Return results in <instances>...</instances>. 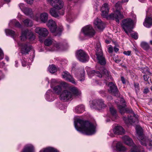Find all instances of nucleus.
Segmentation results:
<instances>
[{
  "label": "nucleus",
  "instance_id": "16",
  "mask_svg": "<svg viewBox=\"0 0 152 152\" xmlns=\"http://www.w3.org/2000/svg\"><path fill=\"white\" fill-rule=\"evenodd\" d=\"M35 31L40 36L43 37H46L48 34L49 32L45 28L37 27L35 28Z\"/></svg>",
  "mask_w": 152,
  "mask_h": 152
},
{
  "label": "nucleus",
  "instance_id": "22",
  "mask_svg": "<svg viewBox=\"0 0 152 152\" xmlns=\"http://www.w3.org/2000/svg\"><path fill=\"white\" fill-rule=\"evenodd\" d=\"M21 152H34V148L31 144H27L24 147Z\"/></svg>",
  "mask_w": 152,
  "mask_h": 152
},
{
  "label": "nucleus",
  "instance_id": "45",
  "mask_svg": "<svg viewBox=\"0 0 152 152\" xmlns=\"http://www.w3.org/2000/svg\"><path fill=\"white\" fill-rule=\"evenodd\" d=\"M57 82L55 79H52L51 80V87L52 88V86L57 84Z\"/></svg>",
  "mask_w": 152,
  "mask_h": 152
},
{
  "label": "nucleus",
  "instance_id": "44",
  "mask_svg": "<svg viewBox=\"0 0 152 152\" xmlns=\"http://www.w3.org/2000/svg\"><path fill=\"white\" fill-rule=\"evenodd\" d=\"M102 72L103 74L105 75L106 76L108 77L109 76V72H108L107 69L104 68V67H103L102 69Z\"/></svg>",
  "mask_w": 152,
  "mask_h": 152
},
{
  "label": "nucleus",
  "instance_id": "32",
  "mask_svg": "<svg viewBox=\"0 0 152 152\" xmlns=\"http://www.w3.org/2000/svg\"><path fill=\"white\" fill-rule=\"evenodd\" d=\"M39 152H58L56 149L49 147L41 150Z\"/></svg>",
  "mask_w": 152,
  "mask_h": 152
},
{
  "label": "nucleus",
  "instance_id": "56",
  "mask_svg": "<svg viewBox=\"0 0 152 152\" xmlns=\"http://www.w3.org/2000/svg\"><path fill=\"white\" fill-rule=\"evenodd\" d=\"M121 80L122 81V82L124 84H125L126 82H125V79L124 78V77H121Z\"/></svg>",
  "mask_w": 152,
  "mask_h": 152
},
{
  "label": "nucleus",
  "instance_id": "11",
  "mask_svg": "<svg viewBox=\"0 0 152 152\" xmlns=\"http://www.w3.org/2000/svg\"><path fill=\"white\" fill-rule=\"evenodd\" d=\"M97 45H97V47L96 48L97 58L99 63L102 65H104L106 64V60L104 57L103 56L100 44L98 43Z\"/></svg>",
  "mask_w": 152,
  "mask_h": 152
},
{
  "label": "nucleus",
  "instance_id": "62",
  "mask_svg": "<svg viewBox=\"0 0 152 152\" xmlns=\"http://www.w3.org/2000/svg\"><path fill=\"white\" fill-rule=\"evenodd\" d=\"M129 0H122L121 2L124 3V2H128Z\"/></svg>",
  "mask_w": 152,
  "mask_h": 152
},
{
  "label": "nucleus",
  "instance_id": "48",
  "mask_svg": "<svg viewBox=\"0 0 152 152\" xmlns=\"http://www.w3.org/2000/svg\"><path fill=\"white\" fill-rule=\"evenodd\" d=\"M4 53L2 50L0 48V60L3 58Z\"/></svg>",
  "mask_w": 152,
  "mask_h": 152
},
{
  "label": "nucleus",
  "instance_id": "50",
  "mask_svg": "<svg viewBox=\"0 0 152 152\" xmlns=\"http://www.w3.org/2000/svg\"><path fill=\"white\" fill-rule=\"evenodd\" d=\"M151 13V16L152 15V7H150L148 10V11L147 12V15L149 16V15L148 14L149 13Z\"/></svg>",
  "mask_w": 152,
  "mask_h": 152
},
{
  "label": "nucleus",
  "instance_id": "13",
  "mask_svg": "<svg viewBox=\"0 0 152 152\" xmlns=\"http://www.w3.org/2000/svg\"><path fill=\"white\" fill-rule=\"evenodd\" d=\"M48 2L55 8L59 10L62 9L64 3L61 0H47Z\"/></svg>",
  "mask_w": 152,
  "mask_h": 152
},
{
  "label": "nucleus",
  "instance_id": "20",
  "mask_svg": "<svg viewBox=\"0 0 152 152\" xmlns=\"http://www.w3.org/2000/svg\"><path fill=\"white\" fill-rule=\"evenodd\" d=\"M94 25L95 28L99 30H102L104 28L103 24L100 19L97 18L94 21Z\"/></svg>",
  "mask_w": 152,
  "mask_h": 152
},
{
  "label": "nucleus",
  "instance_id": "60",
  "mask_svg": "<svg viewBox=\"0 0 152 152\" xmlns=\"http://www.w3.org/2000/svg\"><path fill=\"white\" fill-rule=\"evenodd\" d=\"M119 50L118 48H116V47H114V50L115 52H117Z\"/></svg>",
  "mask_w": 152,
  "mask_h": 152
},
{
  "label": "nucleus",
  "instance_id": "57",
  "mask_svg": "<svg viewBox=\"0 0 152 152\" xmlns=\"http://www.w3.org/2000/svg\"><path fill=\"white\" fill-rule=\"evenodd\" d=\"M120 102L121 103V104L124 103L125 102L123 98H120Z\"/></svg>",
  "mask_w": 152,
  "mask_h": 152
},
{
  "label": "nucleus",
  "instance_id": "54",
  "mask_svg": "<svg viewBox=\"0 0 152 152\" xmlns=\"http://www.w3.org/2000/svg\"><path fill=\"white\" fill-rule=\"evenodd\" d=\"M99 93L100 94H102V96L103 97L105 96V92L104 91L101 90L99 91Z\"/></svg>",
  "mask_w": 152,
  "mask_h": 152
},
{
  "label": "nucleus",
  "instance_id": "49",
  "mask_svg": "<svg viewBox=\"0 0 152 152\" xmlns=\"http://www.w3.org/2000/svg\"><path fill=\"white\" fill-rule=\"evenodd\" d=\"M108 134L111 137H113L114 136V134H115L113 131H109L108 133Z\"/></svg>",
  "mask_w": 152,
  "mask_h": 152
},
{
  "label": "nucleus",
  "instance_id": "3",
  "mask_svg": "<svg viewBox=\"0 0 152 152\" xmlns=\"http://www.w3.org/2000/svg\"><path fill=\"white\" fill-rule=\"evenodd\" d=\"M126 105L124 104L123 105H118V107L119 110L121 114H124L125 112H130L131 113V115L128 117V119H127L126 117H124L123 119L125 123L126 124H128V121L129 123L132 124V123H134L138 120V118L134 113L133 112L132 110L131 109L128 110L127 108H126Z\"/></svg>",
  "mask_w": 152,
  "mask_h": 152
},
{
  "label": "nucleus",
  "instance_id": "12",
  "mask_svg": "<svg viewBox=\"0 0 152 152\" xmlns=\"http://www.w3.org/2000/svg\"><path fill=\"white\" fill-rule=\"evenodd\" d=\"M76 57L79 61L83 62L87 61L89 59L88 56L84 51L81 50L77 52Z\"/></svg>",
  "mask_w": 152,
  "mask_h": 152
},
{
  "label": "nucleus",
  "instance_id": "17",
  "mask_svg": "<svg viewBox=\"0 0 152 152\" xmlns=\"http://www.w3.org/2000/svg\"><path fill=\"white\" fill-rule=\"evenodd\" d=\"M18 45L20 46L21 48V53L23 54H26L32 49L31 46L29 44L23 43L21 44L18 43Z\"/></svg>",
  "mask_w": 152,
  "mask_h": 152
},
{
  "label": "nucleus",
  "instance_id": "33",
  "mask_svg": "<svg viewBox=\"0 0 152 152\" xmlns=\"http://www.w3.org/2000/svg\"><path fill=\"white\" fill-rule=\"evenodd\" d=\"M89 75L92 76L95 75L99 78L102 77V75L99 71H96L95 70H92L90 71L88 73Z\"/></svg>",
  "mask_w": 152,
  "mask_h": 152
},
{
  "label": "nucleus",
  "instance_id": "29",
  "mask_svg": "<svg viewBox=\"0 0 152 152\" xmlns=\"http://www.w3.org/2000/svg\"><path fill=\"white\" fill-rule=\"evenodd\" d=\"M84 110V107L83 104L79 105L76 106L75 110V112L78 113L83 112Z\"/></svg>",
  "mask_w": 152,
  "mask_h": 152
},
{
  "label": "nucleus",
  "instance_id": "47",
  "mask_svg": "<svg viewBox=\"0 0 152 152\" xmlns=\"http://www.w3.org/2000/svg\"><path fill=\"white\" fill-rule=\"evenodd\" d=\"M131 51L130 50H128L127 51H124L123 52V53L124 54L128 56H130L131 54Z\"/></svg>",
  "mask_w": 152,
  "mask_h": 152
},
{
  "label": "nucleus",
  "instance_id": "46",
  "mask_svg": "<svg viewBox=\"0 0 152 152\" xmlns=\"http://www.w3.org/2000/svg\"><path fill=\"white\" fill-rule=\"evenodd\" d=\"M132 37L135 39H137L138 38L137 34L136 32L132 33L131 34Z\"/></svg>",
  "mask_w": 152,
  "mask_h": 152
},
{
  "label": "nucleus",
  "instance_id": "15",
  "mask_svg": "<svg viewBox=\"0 0 152 152\" xmlns=\"http://www.w3.org/2000/svg\"><path fill=\"white\" fill-rule=\"evenodd\" d=\"M109 5L107 3L103 4L101 8V10L102 11V15L104 18H110L109 16L108 15L109 10Z\"/></svg>",
  "mask_w": 152,
  "mask_h": 152
},
{
  "label": "nucleus",
  "instance_id": "1",
  "mask_svg": "<svg viewBox=\"0 0 152 152\" xmlns=\"http://www.w3.org/2000/svg\"><path fill=\"white\" fill-rule=\"evenodd\" d=\"M74 126L77 131L85 134L92 135L95 132V127L92 124L79 118L74 121Z\"/></svg>",
  "mask_w": 152,
  "mask_h": 152
},
{
  "label": "nucleus",
  "instance_id": "2",
  "mask_svg": "<svg viewBox=\"0 0 152 152\" xmlns=\"http://www.w3.org/2000/svg\"><path fill=\"white\" fill-rule=\"evenodd\" d=\"M80 92L75 87H70L69 90H64L61 94L60 98L61 100L67 101L72 100L74 98L80 95Z\"/></svg>",
  "mask_w": 152,
  "mask_h": 152
},
{
  "label": "nucleus",
  "instance_id": "31",
  "mask_svg": "<svg viewBox=\"0 0 152 152\" xmlns=\"http://www.w3.org/2000/svg\"><path fill=\"white\" fill-rule=\"evenodd\" d=\"M5 32L7 35L11 36L14 39H15V37L17 36L15 32L11 30L7 29L5 30Z\"/></svg>",
  "mask_w": 152,
  "mask_h": 152
},
{
  "label": "nucleus",
  "instance_id": "24",
  "mask_svg": "<svg viewBox=\"0 0 152 152\" xmlns=\"http://www.w3.org/2000/svg\"><path fill=\"white\" fill-rule=\"evenodd\" d=\"M131 146L132 147L131 148V152H142L144 151L143 148L140 145L137 146L134 144Z\"/></svg>",
  "mask_w": 152,
  "mask_h": 152
},
{
  "label": "nucleus",
  "instance_id": "36",
  "mask_svg": "<svg viewBox=\"0 0 152 152\" xmlns=\"http://www.w3.org/2000/svg\"><path fill=\"white\" fill-rule=\"evenodd\" d=\"M53 42V40L50 37H48L44 42V44L47 46L50 45Z\"/></svg>",
  "mask_w": 152,
  "mask_h": 152
},
{
  "label": "nucleus",
  "instance_id": "14",
  "mask_svg": "<svg viewBox=\"0 0 152 152\" xmlns=\"http://www.w3.org/2000/svg\"><path fill=\"white\" fill-rule=\"evenodd\" d=\"M108 86L109 87V91L110 92L116 97L119 96V91L117 88L113 83H110Z\"/></svg>",
  "mask_w": 152,
  "mask_h": 152
},
{
  "label": "nucleus",
  "instance_id": "8",
  "mask_svg": "<svg viewBox=\"0 0 152 152\" xmlns=\"http://www.w3.org/2000/svg\"><path fill=\"white\" fill-rule=\"evenodd\" d=\"M121 26L125 33L128 34L129 32L132 29L133 24V20L131 19L128 18L122 21Z\"/></svg>",
  "mask_w": 152,
  "mask_h": 152
},
{
  "label": "nucleus",
  "instance_id": "23",
  "mask_svg": "<svg viewBox=\"0 0 152 152\" xmlns=\"http://www.w3.org/2000/svg\"><path fill=\"white\" fill-rule=\"evenodd\" d=\"M124 142L128 145L131 146L134 144L132 140L128 136H124L122 137Z\"/></svg>",
  "mask_w": 152,
  "mask_h": 152
},
{
  "label": "nucleus",
  "instance_id": "19",
  "mask_svg": "<svg viewBox=\"0 0 152 152\" xmlns=\"http://www.w3.org/2000/svg\"><path fill=\"white\" fill-rule=\"evenodd\" d=\"M64 10L62 9L60 11H57L54 8L50 9V15L53 17L55 18L58 17L59 15H62L64 14Z\"/></svg>",
  "mask_w": 152,
  "mask_h": 152
},
{
  "label": "nucleus",
  "instance_id": "4",
  "mask_svg": "<svg viewBox=\"0 0 152 152\" xmlns=\"http://www.w3.org/2000/svg\"><path fill=\"white\" fill-rule=\"evenodd\" d=\"M135 129L138 137V138L140 140L141 144L145 146H152V140H149L147 138L144 137L143 134L142 129L141 127L137 125Z\"/></svg>",
  "mask_w": 152,
  "mask_h": 152
},
{
  "label": "nucleus",
  "instance_id": "27",
  "mask_svg": "<svg viewBox=\"0 0 152 152\" xmlns=\"http://www.w3.org/2000/svg\"><path fill=\"white\" fill-rule=\"evenodd\" d=\"M110 110L112 115V119L114 121L118 117L116 110L113 107H111L110 108Z\"/></svg>",
  "mask_w": 152,
  "mask_h": 152
},
{
  "label": "nucleus",
  "instance_id": "6",
  "mask_svg": "<svg viewBox=\"0 0 152 152\" xmlns=\"http://www.w3.org/2000/svg\"><path fill=\"white\" fill-rule=\"evenodd\" d=\"M47 26L50 29L51 32L55 33V36H59L61 35L63 30L62 27L61 26L57 28L56 23L53 20H49L47 23Z\"/></svg>",
  "mask_w": 152,
  "mask_h": 152
},
{
  "label": "nucleus",
  "instance_id": "28",
  "mask_svg": "<svg viewBox=\"0 0 152 152\" xmlns=\"http://www.w3.org/2000/svg\"><path fill=\"white\" fill-rule=\"evenodd\" d=\"M48 15L45 12H44L40 14V19L41 21L43 23H45L48 19Z\"/></svg>",
  "mask_w": 152,
  "mask_h": 152
},
{
  "label": "nucleus",
  "instance_id": "35",
  "mask_svg": "<svg viewBox=\"0 0 152 152\" xmlns=\"http://www.w3.org/2000/svg\"><path fill=\"white\" fill-rule=\"evenodd\" d=\"M53 90L55 93L59 95L62 91L61 86H57L53 88Z\"/></svg>",
  "mask_w": 152,
  "mask_h": 152
},
{
  "label": "nucleus",
  "instance_id": "9",
  "mask_svg": "<svg viewBox=\"0 0 152 152\" xmlns=\"http://www.w3.org/2000/svg\"><path fill=\"white\" fill-rule=\"evenodd\" d=\"M106 105L104 103V101L101 99L93 100L91 105V107L92 109L100 110L106 107Z\"/></svg>",
  "mask_w": 152,
  "mask_h": 152
},
{
  "label": "nucleus",
  "instance_id": "34",
  "mask_svg": "<svg viewBox=\"0 0 152 152\" xmlns=\"http://www.w3.org/2000/svg\"><path fill=\"white\" fill-rule=\"evenodd\" d=\"M62 45L59 43H57L55 42L54 43V47L51 49V51H56L59 50L62 47Z\"/></svg>",
  "mask_w": 152,
  "mask_h": 152
},
{
  "label": "nucleus",
  "instance_id": "40",
  "mask_svg": "<svg viewBox=\"0 0 152 152\" xmlns=\"http://www.w3.org/2000/svg\"><path fill=\"white\" fill-rule=\"evenodd\" d=\"M141 46L142 48L146 50H148L149 48L148 44L145 42H142L141 43Z\"/></svg>",
  "mask_w": 152,
  "mask_h": 152
},
{
  "label": "nucleus",
  "instance_id": "63",
  "mask_svg": "<svg viewBox=\"0 0 152 152\" xmlns=\"http://www.w3.org/2000/svg\"><path fill=\"white\" fill-rule=\"evenodd\" d=\"M112 99V96H109L107 97V99L108 100H110Z\"/></svg>",
  "mask_w": 152,
  "mask_h": 152
},
{
  "label": "nucleus",
  "instance_id": "7",
  "mask_svg": "<svg viewBox=\"0 0 152 152\" xmlns=\"http://www.w3.org/2000/svg\"><path fill=\"white\" fill-rule=\"evenodd\" d=\"M95 34V31L92 27L90 25H87L83 27L80 34V38L84 39L83 35L89 37H93Z\"/></svg>",
  "mask_w": 152,
  "mask_h": 152
},
{
  "label": "nucleus",
  "instance_id": "5",
  "mask_svg": "<svg viewBox=\"0 0 152 152\" xmlns=\"http://www.w3.org/2000/svg\"><path fill=\"white\" fill-rule=\"evenodd\" d=\"M121 2H118L115 6V11L114 13H112L109 15L110 19L115 20L118 23H119V20L124 18V16L119 11L121 9Z\"/></svg>",
  "mask_w": 152,
  "mask_h": 152
},
{
  "label": "nucleus",
  "instance_id": "30",
  "mask_svg": "<svg viewBox=\"0 0 152 152\" xmlns=\"http://www.w3.org/2000/svg\"><path fill=\"white\" fill-rule=\"evenodd\" d=\"M116 148L118 151H120L124 152L126 150L125 147L123 146L122 143L120 142H118L117 143Z\"/></svg>",
  "mask_w": 152,
  "mask_h": 152
},
{
  "label": "nucleus",
  "instance_id": "10",
  "mask_svg": "<svg viewBox=\"0 0 152 152\" xmlns=\"http://www.w3.org/2000/svg\"><path fill=\"white\" fill-rule=\"evenodd\" d=\"M20 38L22 41H24L27 39H28L30 41H32L34 39L35 37L32 32L26 29L22 31Z\"/></svg>",
  "mask_w": 152,
  "mask_h": 152
},
{
  "label": "nucleus",
  "instance_id": "41",
  "mask_svg": "<svg viewBox=\"0 0 152 152\" xmlns=\"http://www.w3.org/2000/svg\"><path fill=\"white\" fill-rule=\"evenodd\" d=\"M27 59L26 60L23 59V61H22V65L23 66H25L26 65H28L30 63V61L31 62L33 60V59L31 58V59Z\"/></svg>",
  "mask_w": 152,
  "mask_h": 152
},
{
  "label": "nucleus",
  "instance_id": "55",
  "mask_svg": "<svg viewBox=\"0 0 152 152\" xmlns=\"http://www.w3.org/2000/svg\"><path fill=\"white\" fill-rule=\"evenodd\" d=\"M149 77L147 75H143L144 79L145 81H148Z\"/></svg>",
  "mask_w": 152,
  "mask_h": 152
},
{
  "label": "nucleus",
  "instance_id": "64",
  "mask_svg": "<svg viewBox=\"0 0 152 152\" xmlns=\"http://www.w3.org/2000/svg\"><path fill=\"white\" fill-rule=\"evenodd\" d=\"M121 60L119 59H116L115 60V62L117 63H119L120 62Z\"/></svg>",
  "mask_w": 152,
  "mask_h": 152
},
{
  "label": "nucleus",
  "instance_id": "37",
  "mask_svg": "<svg viewBox=\"0 0 152 152\" xmlns=\"http://www.w3.org/2000/svg\"><path fill=\"white\" fill-rule=\"evenodd\" d=\"M22 11L27 15H31L32 14V10L29 8L25 7Z\"/></svg>",
  "mask_w": 152,
  "mask_h": 152
},
{
  "label": "nucleus",
  "instance_id": "58",
  "mask_svg": "<svg viewBox=\"0 0 152 152\" xmlns=\"http://www.w3.org/2000/svg\"><path fill=\"white\" fill-rule=\"evenodd\" d=\"M149 91V89L148 88L145 89L144 91H143L144 93H147Z\"/></svg>",
  "mask_w": 152,
  "mask_h": 152
},
{
  "label": "nucleus",
  "instance_id": "18",
  "mask_svg": "<svg viewBox=\"0 0 152 152\" xmlns=\"http://www.w3.org/2000/svg\"><path fill=\"white\" fill-rule=\"evenodd\" d=\"M62 77L65 80L69 81L72 83L75 84L76 83L75 81L72 76L67 71H64L62 73Z\"/></svg>",
  "mask_w": 152,
  "mask_h": 152
},
{
  "label": "nucleus",
  "instance_id": "42",
  "mask_svg": "<svg viewBox=\"0 0 152 152\" xmlns=\"http://www.w3.org/2000/svg\"><path fill=\"white\" fill-rule=\"evenodd\" d=\"M85 74V72L84 69H82L81 71V77L79 78L80 81H82L84 79V75Z\"/></svg>",
  "mask_w": 152,
  "mask_h": 152
},
{
  "label": "nucleus",
  "instance_id": "59",
  "mask_svg": "<svg viewBox=\"0 0 152 152\" xmlns=\"http://www.w3.org/2000/svg\"><path fill=\"white\" fill-rule=\"evenodd\" d=\"M144 69H146V72H143L144 73H147L150 74V72H149V71L148 70V68L147 67H146V68H145Z\"/></svg>",
  "mask_w": 152,
  "mask_h": 152
},
{
  "label": "nucleus",
  "instance_id": "38",
  "mask_svg": "<svg viewBox=\"0 0 152 152\" xmlns=\"http://www.w3.org/2000/svg\"><path fill=\"white\" fill-rule=\"evenodd\" d=\"M24 25L27 26H31L33 25L32 21L28 19H26L23 21Z\"/></svg>",
  "mask_w": 152,
  "mask_h": 152
},
{
  "label": "nucleus",
  "instance_id": "61",
  "mask_svg": "<svg viewBox=\"0 0 152 152\" xmlns=\"http://www.w3.org/2000/svg\"><path fill=\"white\" fill-rule=\"evenodd\" d=\"M76 66V64L75 63H73L72 64V68H75Z\"/></svg>",
  "mask_w": 152,
  "mask_h": 152
},
{
  "label": "nucleus",
  "instance_id": "25",
  "mask_svg": "<svg viewBox=\"0 0 152 152\" xmlns=\"http://www.w3.org/2000/svg\"><path fill=\"white\" fill-rule=\"evenodd\" d=\"M53 93L50 90H48L46 94L45 97L46 100L48 101L51 102L53 101L54 98L52 94Z\"/></svg>",
  "mask_w": 152,
  "mask_h": 152
},
{
  "label": "nucleus",
  "instance_id": "39",
  "mask_svg": "<svg viewBox=\"0 0 152 152\" xmlns=\"http://www.w3.org/2000/svg\"><path fill=\"white\" fill-rule=\"evenodd\" d=\"M48 70L50 73H53L56 72V69L54 65H52L49 66L48 67Z\"/></svg>",
  "mask_w": 152,
  "mask_h": 152
},
{
  "label": "nucleus",
  "instance_id": "26",
  "mask_svg": "<svg viewBox=\"0 0 152 152\" xmlns=\"http://www.w3.org/2000/svg\"><path fill=\"white\" fill-rule=\"evenodd\" d=\"M143 24L147 28H149L152 26V19L151 17H146Z\"/></svg>",
  "mask_w": 152,
  "mask_h": 152
},
{
  "label": "nucleus",
  "instance_id": "53",
  "mask_svg": "<svg viewBox=\"0 0 152 152\" xmlns=\"http://www.w3.org/2000/svg\"><path fill=\"white\" fill-rule=\"evenodd\" d=\"M19 7L20 9L22 11L25 8L24 7V4L23 3H20L19 4Z\"/></svg>",
  "mask_w": 152,
  "mask_h": 152
},
{
  "label": "nucleus",
  "instance_id": "21",
  "mask_svg": "<svg viewBox=\"0 0 152 152\" xmlns=\"http://www.w3.org/2000/svg\"><path fill=\"white\" fill-rule=\"evenodd\" d=\"M113 132L115 134L122 135L124 133V130L122 126H117L113 129Z\"/></svg>",
  "mask_w": 152,
  "mask_h": 152
},
{
  "label": "nucleus",
  "instance_id": "52",
  "mask_svg": "<svg viewBox=\"0 0 152 152\" xmlns=\"http://www.w3.org/2000/svg\"><path fill=\"white\" fill-rule=\"evenodd\" d=\"M25 1L28 4H31L33 3V1L34 0H25Z\"/></svg>",
  "mask_w": 152,
  "mask_h": 152
},
{
  "label": "nucleus",
  "instance_id": "51",
  "mask_svg": "<svg viewBox=\"0 0 152 152\" xmlns=\"http://www.w3.org/2000/svg\"><path fill=\"white\" fill-rule=\"evenodd\" d=\"M113 51V47L110 46L108 48V52L110 53H111Z\"/></svg>",
  "mask_w": 152,
  "mask_h": 152
},
{
  "label": "nucleus",
  "instance_id": "43",
  "mask_svg": "<svg viewBox=\"0 0 152 152\" xmlns=\"http://www.w3.org/2000/svg\"><path fill=\"white\" fill-rule=\"evenodd\" d=\"M12 23L16 27L20 28L21 27V25L20 23L15 20H13Z\"/></svg>",
  "mask_w": 152,
  "mask_h": 152
}]
</instances>
